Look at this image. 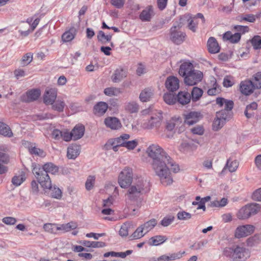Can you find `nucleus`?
<instances>
[{"mask_svg":"<svg viewBox=\"0 0 261 261\" xmlns=\"http://www.w3.org/2000/svg\"><path fill=\"white\" fill-rule=\"evenodd\" d=\"M177 217L179 220H187L191 218L192 215L185 211H181L177 213Z\"/></svg>","mask_w":261,"mask_h":261,"instance_id":"obj_52","label":"nucleus"},{"mask_svg":"<svg viewBox=\"0 0 261 261\" xmlns=\"http://www.w3.org/2000/svg\"><path fill=\"white\" fill-rule=\"evenodd\" d=\"M25 180V174L22 172L18 176H14L12 179V184L15 186H20Z\"/></svg>","mask_w":261,"mask_h":261,"instance_id":"obj_47","label":"nucleus"},{"mask_svg":"<svg viewBox=\"0 0 261 261\" xmlns=\"http://www.w3.org/2000/svg\"><path fill=\"white\" fill-rule=\"evenodd\" d=\"M166 240L167 238L165 236L161 235L156 236L150 239V241H151V242H150V245L157 246L164 243Z\"/></svg>","mask_w":261,"mask_h":261,"instance_id":"obj_43","label":"nucleus"},{"mask_svg":"<svg viewBox=\"0 0 261 261\" xmlns=\"http://www.w3.org/2000/svg\"><path fill=\"white\" fill-rule=\"evenodd\" d=\"M162 119L163 116L161 111H156L152 114L150 120L142 123V127L146 129L158 128L161 125Z\"/></svg>","mask_w":261,"mask_h":261,"instance_id":"obj_6","label":"nucleus"},{"mask_svg":"<svg viewBox=\"0 0 261 261\" xmlns=\"http://www.w3.org/2000/svg\"><path fill=\"white\" fill-rule=\"evenodd\" d=\"M238 166V162H237V161H231L230 159H228L223 170L220 173V174L221 175H224L227 169H228L230 172H234L237 170Z\"/></svg>","mask_w":261,"mask_h":261,"instance_id":"obj_29","label":"nucleus"},{"mask_svg":"<svg viewBox=\"0 0 261 261\" xmlns=\"http://www.w3.org/2000/svg\"><path fill=\"white\" fill-rule=\"evenodd\" d=\"M226 117L227 115L224 114V111L223 110L217 112L213 123V130L217 131L221 128L225 122Z\"/></svg>","mask_w":261,"mask_h":261,"instance_id":"obj_9","label":"nucleus"},{"mask_svg":"<svg viewBox=\"0 0 261 261\" xmlns=\"http://www.w3.org/2000/svg\"><path fill=\"white\" fill-rule=\"evenodd\" d=\"M95 178L93 176H89L85 183L86 189L87 190H90L93 187Z\"/></svg>","mask_w":261,"mask_h":261,"instance_id":"obj_58","label":"nucleus"},{"mask_svg":"<svg viewBox=\"0 0 261 261\" xmlns=\"http://www.w3.org/2000/svg\"><path fill=\"white\" fill-rule=\"evenodd\" d=\"M156 220L155 219H152L141 225V226L146 234L147 232L152 229L153 227L156 225Z\"/></svg>","mask_w":261,"mask_h":261,"instance_id":"obj_41","label":"nucleus"},{"mask_svg":"<svg viewBox=\"0 0 261 261\" xmlns=\"http://www.w3.org/2000/svg\"><path fill=\"white\" fill-rule=\"evenodd\" d=\"M104 122L106 126L111 129H118L122 126L120 120L116 117H107L105 119Z\"/></svg>","mask_w":261,"mask_h":261,"instance_id":"obj_12","label":"nucleus"},{"mask_svg":"<svg viewBox=\"0 0 261 261\" xmlns=\"http://www.w3.org/2000/svg\"><path fill=\"white\" fill-rule=\"evenodd\" d=\"M122 93L120 88L116 87H109L104 90V93L109 96H118Z\"/></svg>","mask_w":261,"mask_h":261,"instance_id":"obj_42","label":"nucleus"},{"mask_svg":"<svg viewBox=\"0 0 261 261\" xmlns=\"http://www.w3.org/2000/svg\"><path fill=\"white\" fill-rule=\"evenodd\" d=\"M202 76V72L195 70L185 77L184 82L187 85L193 86L200 82Z\"/></svg>","mask_w":261,"mask_h":261,"instance_id":"obj_8","label":"nucleus"},{"mask_svg":"<svg viewBox=\"0 0 261 261\" xmlns=\"http://www.w3.org/2000/svg\"><path fill=\"white\" fill-rule=\"evenodd\" d=\"M57 96V90L50 88L46 89L43 96V101L46 105H53Z\"/></svg>","mask_w":261,"mask_h":261,"instance_id":"obj_11","label":"nucleus"},{"mask_svg":"<svg viewBox=\"0 0 261 261\" xmlns=\"http://www.w3.org/2000/svg\"><path fill=\"white\" fill-rule=\"evenodd\" d=\"M127 76L126 70L122 68L116 69L111 76V79L114 83H119Z\"/></svg>","mask_w":261,"mask_h":261,"instance_id":"obj_16","label":"nucleus"},{"mask_svg":"<svg viewBox=\"0 0 261 261\" xmlns=\"http://www.w3.org/2000/svg\"><path fill=\"white\" fill-rule=\"evenodd\" d=\"M129 138V135L127 134H123L119 137L109 140L108 143L106 144V146H109L110 145H116L120 147H124L125 141L128 140Z\"/></svg>","mask_w":261,"mask_h":261,"instance_id":"obj_14","label":"nucleus"},{"mask_svg":"<svg viewBox=\"0 0 261 261\" xmlns=\"http://www.w3.org/2000/svg\"><path fill=\"white\" fill-rule=\"evenodd\" d=\"M234 83L235 81L232 76L227 75L223 79V85L225 87H230L234 84Z\"/></svg>","mask_w":261,"mask_h":261,"instance_id":"obj_50","label":"nucleus"},{"mask_svg":"<svg viewBox=\"0 0 261 261\" xmlns=\"http://www.w3.org/2000/svg\"><path fill=\"white\" fill-rule=\"evenodd\" d=\"M33 60V54L31 53L25 54L21 60V64L22 66H26L30 64Z\"/></svg>","mask_w":261,"mask_h":261,"instance_id":"obj_48","label":"nucleus"},{"mask_svg":"<svg viewBox=\"0 0 261 261\" xmlns=\"http://www.w3.org/2000/svg\"><path fill=\"white\" fill-rule=\"evenodd\" d=\"M191 132L193 134L202 135L204 133V128L202 125H197L191 129Z\"/></svg>","mask_w":261,"mask_h":261,"instance_id":"obj_60","label":"nucleus"},{"mask_svg":"<svg viewBox=\"0 0 261 261\" xmlns=\"http://www.w3.org/2000/svg\"><path fill=\"white\" fill-rule=\"evenodd\" d=\"M146 234L141 225L139 226L133 233L130 236L132 240H136L141 238Z\"/></svg>","mask_w":261,"mask_h":261,"instance_id":"obj_45","label":"nucleus"},{"mask_svg":"<svg viewBox=\"0 0 261 261\" xmlns=\"http://www.w3.org/2000/svg\"><path fill=\"white\" fill-rule=\"evenodd\" d=\"M251 198L254 200L261 201V188L255 190L252 194Z\"/></svg>","mask_w":261,"mask_h":261,"instance_id":"obj_64","label":"nucleus"},{"mask_svg":"<svg viewBox=\"0 0 261 261\" xmlns=\"http://www.w3.org/2000/svg\"><path fill=\"white\" fill-rule=\"evenodd\" d=\"M40 19L39 18H36L34 19V21L31 25V29H28L25 31L19 30V32L21 36L22 37L28 36L30 33L32 32L37 27L40 22Z\"/></svg>","mask_w":261,"mask_h":261,"instance_id":"obj_35","label":"nucleus"},{"mask_svg":"<svg viewBox=\"0 0 261 261\" xmlns=\"http://www.w3.org/2000/svg\"><path fill=\"white\" fill-rule=\"evenodd\" d=\"M261 236L258 234H256L247 239L246 241L247 245L249 247H253L259 244Z\"/></svg>","mask_w":261,"mask_h":261,"instance_id":"obj_40","label":"nucleus"},{"mask_svg":"<svg viewBox=\"0 0 261 261\" xmlns=\"http://www.w3.org/2000/svg\"><path fill=\"white\" fill-rule=\"evenodd\" d=\"M2 222L7 225H14L17 222V220L12 217H6L3 218Z\"/></svg>","mask_w":261,"mask_h":261,"instance_id":"obj_63","label":"nucleus"},{"mask_svg":"<svg viewBox=\"0 0 261 261\" xmlns=\"http://www.w3.org/2000/svg\"><path fill=\"white\" fill-rule=\"evenodd\" d=\"M244 256V249L243 247H237L233 251L232 258L234 261H243Z\"/></svg>","mask_w":261,"mask_h":261,"instance_id":"obj_33","label":"nucleus"},{"mask_svg":"<svg viewBox=\"0 0 261 261\" xmlns=\"http://www.w3.org/2000/svg\"><path fill=\"white\" fill-rule=\"evenodd\" d=\"M185 17L187 18V27L188 29L193 32H196L198 23L196 18L192 17Z\"/></svg>","mask_w":261,"mask_h":261,"instance_id":"obj_38","label":"nucleus"},{"mask_svg":"<svg viewBox=\"0 0 261 261\" xmlns=\"http://www.w3.org/2000/svg\"><path fill=\"white\" fill-rule=\"evenodd\" d=\"M29 151L32 154L37 155L40 156H44L45 153L42 149L36 147L31 146L29 148Z\"/></svg>","mask_w":261,"mask_h":261,"instance_id":"obj_53","label":"nucleus"},{"mask_svg":"<svg viewBox=\"0 0 261 261\" xmlns=\"http://www.w3.org/2000/svg\"><path fill=\"white\" fill-rule=\"evenodd\" d=\"M207 47L211 54H216L220 51V47L217 40L213 37H210L207 42Z\"/></svg>","mask_w":261,"mask_h":261,"instance_id":"obj_18","label":"nucleus"},{"mask_svg":"<svg viewBox=\"0 0 261 261\" xmlns=\"http://www.w3.org/2000/svg\"><path fill=\"white\" fill-rule=\"evenodd\" d=\"M150 191V183L142 177L134 178L129 186L126 196L131 200H136Z\"/></svg>","mask_w":261,"mask_h":261,"instance_id":"obj_3","label":"nucleus"},{"mask_svg":"<svg viewBox=\"0 0 261 261\" xmlns=\"http://www.w3.org/2000/svg\"><path fill=\"white\" fill-rule=\"evenodd\" d=\"M65 106V104L63 101L57 100L54 104H53L52 108L54 110L60 112L63 111Z\"/></svg>","mask_w":261,"mask_h":261,"instance_id":"obj_49","label":"nucleus"},{"mask_svg":"<svg viewBox=\"0 0 261 261\" xmlns=\"http://www.w3.org/2000/svg\"><path fill=\"white\" fill-rule=\"evenodd\" d=\"M76 29L74 27H71L68 31H66L62 36L63 42H69L73 40L76 34Z\"/></svg>","mask_w":261,"mask_h":261,"instance_id":"obj_30","label":"nucleus"},{"mask_svg":"<svg viewBox=\"0 0 261 261\" xmlns=\"http://www.w3.org/2000/svg\"><path fill=\"white\" fill-rule=\"evenodd\" d=\"M203 117L199 112L191 111L185 115V123L189 125H192L198 122Z\"/></svg>","mask_w":261,"mask_h":261,"instance_id":"obj_10","label":"nucleus"},{"mask_svg":"<svg viewBox=\"0 0 261 261\" xmlns=\"http://www.w3.org/2000/svg\"><path fill=\"white\" fill-rule=\"evenodd\" d=\"M133 170L128 167L125 168L122 170L118 176V182L122 188H128L133 181Z\"/></svg>","mask_w":261,"mask_h":261,"instance_id":"obj_5","label":"nucleus"},{"mask_svg":"<svg viewBox=\"0 0 261 261\" xmlns=\"http://www.w3.org/2000/svg\"><path fill=\"white\" fill-rule=\"evenodd\" d=\"M130 227L129 223H124L121 227L119 230V234L122 237H126L128 234V229Z\"/></svg>","mask_w":261,"mask_h":261,"instance_id":"obj_51","label":"nucleus"},{"mask_svg":"<svg viewBox=\"0 0 261 261\" xmlns=\"http://www.w3.org/2000/svg\"><path fill=\"white\" fill-rule=\"evenodd\" d=\"M191 99L195 102L198 100L203 94V90L197 87H194L191 92Z\"/></svg>","mask_w":261,"mask_h":261,"instance_id":"obj_39","label":"nucleus"},{"mask_svg":"<svg viewBox=\"0 0 261 261\" xmlns=\"http://www.w3.org/2000/svg\"><path fill=\"white\" fill-rule=\"evenodd\" d=\"M77 227V223L73 221H71L66 224H58V234L70 231L76 228Z\"/></svg>","mask_w":261,"mask_h":261,"instance_id":"obj_20","label":"nucleus"},{"mask_svg":"<svg viewBox=\"0 0 261 261\" xmlns=\"http://www.w3.org/2000/svg\"><path fill=\"white\" fill-rule=\"evenodd\" d=\"M185 251H179L176 253L169 254L168 255L169 261L179 259L182 257L185 254Z\"/></svg>","mask_w":261,"mask_h":261,"instance_id":"obj_54","label":"nucleus"},{"mask_svg":"<svg viewBox=\"0 0 261 261\" xmlns=\"http://www.w3.org/2000/svg\"><path fill=\"white\" fill-rule=\"evenodd\" d=\"M251 43L255 49L261 48V37L260 36H255L252 38Z\"/></svg>","mask_w":261,"mask_h":261,"instance_id":"obj_59","label":"nucleus"},{"mask_svg":"<svg viewBox=\"0 0 261 261\" xmlns=\"http://www.w3.org/2000/svg\"><path fill=\"white\" fill-rule=\"evenodd\" d=\"M108 109V105L105 102H99L94 107L95 114L101 115L103 114Z\"/></svg>","mask_w":261,"mask_h":261,"instance_id":"obj_34","label":"nucleus"},{"mask_svg":"<svg viewBox=\"0 0 261 261\" xmlns=\"http://www.w3.org/2000/svg\"><path fill=\"white\" fill-rule=\"evenodd\" d=\"M165 85L170 91H176L179 88V80L175 76L168 77L166 81Z\"/></svg>","mask_w":261,"mask_h":261,"instance_id":"obj_17","label":"nucleus"},{"mask_svg":"<svg viewBox=\"0 0 261 261\" xmlns=\"http://www.w3.org/2000/svg\"><path fill=\"white\" fill-rule=\"evenodd\" d=\"M153 95V90L150 88H145L140 93L139 98L142 102L149 101Z\"/></svg>","mask_w":261,"mask_h":261,"instance_id":"obj_32","label":"nucleus"},{"mask_svg":"<svg viewBox=\"0 0 261 261\" xmlns=\"http://www.w3.org/2000/svg\"><path fill=\"white\" fill-rule=\"evenodd\" d=\"M153 15L152 6H148L141 12L139 18L142 21H149Z\"/></svg>","mask_w":261,"mask_h":261,"instance_id":"obj_25","label":"nucleus"},{"mask_svg":"<svg viewBox=\"0 0 261 261\" xmlns=\"http://www.w3.org/2000/svg\"><path fill=\"white\" fill-rule=\"evenodd\" d=\"M257 104L255 102H253L250 105H247L246 107V117L247 118L251 117L252 114L248 113V111L250 110H255L257 109Z\"/></svg>","mask_w":261,"mask_h":261,"instance_id":"obj_57","label":"nucleus"},{"mask_svg":"<svg viewBox=\"0 0 261 261\" xmlns=\"http://www.w3.org/2000/svg\"><path fill=\"white\" fill-rule=\"evenodd\" d=\"M216 103L220 107H222L224 105V114H225V111H228L232 109L233 107V102L230 100L225 99L224 98L218 97L216 99Z\"/></svg>","mask_w":261,"mask_h":261,"instance_id":"obj_27","label":"nucleus"},{"mask_svg":"<svg viewBox=\"0 0 261 261\" xmlns=\"http://www.w3.org/2000/svg\"><path fill=\"white\" fill-rule=\"evenodd\" d=\"M163 98L166 103L173 105L177 101V95L175 96L172 93H167L164 95Z\"/></svg>","mask_w":261,"mask_h":261,"instance_id":"obj_46","label":"nucleus"},{"mask_svg":"<svg viewBox=\"0 0 261 261\" xmlns=\"http://www.w3.org/2000/svg\"><path fill=\"white\" fill-rule=\"evenodd\" d=\"M175 217L173 216H169L164 218L161 221V225L167 227L170 225L174 220Z\"/></svg>","mask_w":261,"mask_h":261,"instance_id":"obj_55","label":"nucleus"},{"mask_svg":"<svg viewBox=\"0 0 261 261\" xmlns=\"http://www.w3.org/2000/svg\"><path fill=\"white\" fill-rule=\"evenodd\" d=\"M198 143L197 141H194L193 140L187 139L183 140L180 145V150L182 151H188L189 150H194L197 147L195 143Z\"/></svg>","mask_w":261,"mask_h":261,"instance_id":"obj_21","label":"nucleus"},{"mask_svg":"<svg viewBox=\"0 0 261 261\" xmlns=\"http://www.w3.org/2000/svg\"><path fill=\"white\" fill-rule=\"evenodd\" d=\"M43 229L47 233L55 235L58 234V224L45 223L43 226Z\"/></svg>","mask_w":261,"mask_h":261,"instance_id":"obj_31","label":"nucleus"},{"mask_svg":"<svg viewBox=\"0 0 261 261\" xmlns=\"http://www.w3.org/2000/svg\"><path fill=\"white\" fill-rule=\"evenodd\" d=\"M112 35H106L102 31H99L97 34L98 40L102 43L105 44L110 42L112 39Z\"/></svg>","mask_w":261,"mask_h":261,"instance_id":"obj_44","label":"nucleus"},{"mask_svg":"<svg viewBox=\"0 0 261 261\" xmlns=\"http://www.w3.org/2000/svg\"><path fill=\"white\" fill-rule=\"evenodd\" d=\"M48 190H50L51 191V195L53 197L57 199H60L61 197L62 192L59 188L55 187L53 188L51 187V188Z\"/></svg>","mask_w":261,"mask_h":261,"instance_id":"obj_56","label":"nucleus"},{"mask_svg":"<svg viewBox=\"0 0 261 261\" xmlns=\"http://www.w3.org/2000/svg\"><path fill=\"white\" fill-rule=\"evenodd\" d=\"M261 88V72L257 73L252 81H246V96L252 93L254 89Z\"/></svg>","mask_w":261,"mask_h":261,"instance_id":"obj_7","label":"nucleus"},{"mask_svg":"<svg viewBox=\"0 0 261 261\" xmlns=\"http://www.w3.org/2000/svg\"><path fill=\"white\" fill-rule=\"evenodd\" d=\"M138 144V142L136 140H132V141H125V143L124 147H125L128 149L131 150L134 149Z\"/></svg>","mask_w":261,"mask_h":261,"instance_id":"obj_61","label":"nucleus"},{"mask_svg":"<svg viewBox=\"0 0 261 261\" xmlns=\"http://www.w3.org/2000/svg\"><path fill=\"white\" fill-rule=\"evenodd\" d=\"M146 153L152 159V169L161 184L165 186L171 185L173 181L171 171L177 173L180 170L178 165L157 144L149 146Z\"/></svg>","mask_w":261,"mask_h":261,"instance_id":"obj_1","label":"nucleus"},{"mask_svg":"<svg viewBox=\"0 0 261 261\" xmlns=\"http://www.w3.org/2000/svg\"><path fill=\"white\" fill-rule=\"evenodd\" d=\"M184 20V18H181L180 19V22L177 23L176 25H174L170 29V39L173 43L176 44H180L182 43L185 40L186 36L185 33L181 31H179V30L183 25L181 21Z\"/></svg>","mask_w":261,"mask_h":261,"instance_id":"obj_4","label":"nucleus"},{"mask_svg":"<svg viewBox=\"0 0 261 261\" xmlns=\"http://www.w3.org/2000/svg\"><path fill=\"white\" fill-rule=\"evenodd\" d=\"M32 172L38 182L43 189L51 188V182L48 173L55 174L58 172V167L52 163H47L42 167L40 165L33 164Z\"/></svg>","mask_w":261,"mask_h":261,"instance_id":"obj_2","label":"nucleus"},{"mask_svg":"<svg viewBox=\"0 0 261 261\" xmlns=\"http://www.w3.org/2000/svg\"><path fill=\"white\" fill-rule=\"evenodd\" d=\"M0 135L10 138L13 136V133L8 125L0 122Z\"/></svg>","mask_w":261,"mask_h":261,"instance_id":"obj_36","label":"nucleus"},{"mask_svg":"<svg viewBox=\"0 0 261 261\" xmlns=\"http://www.w3.org/2000/svg\"><path fill=\"white\" fill-rule=\"evenodd\" d=\"M245 236V225L237 227L235 232V236L237 238H243Z\"/></svg>","mask_w":261,"mask_h":261,"instance_id":"obj_62","label":"nucleus"},{"mask_svg":"<svg viewBox=\"0 0 261 261\" xmlns=\"http://www.w3.org/2000/svg\"><path fill=\"white\" fill-rule=\"evenodd\" d=\"M85 127L83 125H76L71 132L72 139L77 140L81 139L84 134Z\"/></svg>","mask_w":261,"mask_h":261,"instance_id":"obj_24","label":"nucleus"},{"mask_svg":"<svg viewBox=\"0 0 261 261\" xmlns=\"http://www.w3.org/2000/svg\"><path fill=\"white\" fill-rule=\"evenodd\" d=\"M81 147L76 144L70 145L67 149V156L69 159H75L80 154Z\"/></svg>","mask_w":261,"mask_h":261,"instance_id":"obj_22","label":"nucleus"},{"mask_svg":"<svg viewBox=\"0 0 261 261\" xmlns=\"http://www.w3.org/2000/svg\"><path fill=\"white\" fill-rule=\"evenodd\" d=\"M260 210V205L257 203H251L246 205V218H249L257 214Z\"/></svg>","mask_w":261,"mask_h":261,"instance_id":"obj_13","label":"nucleus"},{"mask_svg":"<svg viewBox=\"0 0 261 261\" xmlns=\"http://www.w3.org/2000/svg\"><path fill=\"white\" fill-rule=\"evenodd\" d=\"M124 109L130 113H134L138 112L139 106L135 101H130L125 103Z\"/></svg>","mask_w":261,"mask_h":261,"instance_id":"obj_37","label":"nucleus"},{"mask_svg":"<svg viewBox=\"0 0 261 261\" xmlns=\"http://www.w3.org/2000/svg\"><path fill=\"white\" fill-rule=\"evenodd\" d=\"M194 70H195L192 63L185 62L180 65L179 74L182 76L186 77L187 74H189Z\"/></svg>","mask_w":261,"mask_h":261,"instance_id":"obj_26","label":"nucleus"},{"mask_svg":"<svg viewBox=\"0 0 261 261\" xmlns=\"http://www.w3.org/2000/svg\"><path fill=\"white\" fill-rule=\"evenodd\" d=\"M191 100V95L187 91H180L177 95V101L182 105H185L189 103Z\"/></svg>","mask_w":261,"mask_h":261,"instance_id":"obj_23","label":"nucleus"},{"mask_svg":"<svg viewBox=\"0 0 261 261\" xmlns=\"http://www.w3.org/2000/svg\"><path fill=\"white\" fill-rule=\"evenodd\" d=\"M40 95L38 89H31L28 91L25 95L22 96V100L25 102H31L37 100Z\"/></svg>","mask_w":261,"mask_h":261,"instance_id":"obj_15","label":"nucleus"},{"mask_svg":"<svg viewBox=\"0 0 261 261\" xmlns=\"http://www.w3.org/2000/svg\"><path fill=\"white\" fill-rule=\"evenodd\" d=\"M182 123L181 119L179 117H173L168 121L166 128L168 130L172 131L175 127L179 126Z\"/></svg>","mask_w":261,"mask_h":261,"instance_id":"obj_28","label":"nucleus"},{"mask_svg":"<svg viewBox=\"0 0 261 261\" xmlns=\"http://www.w3.org/2000/svg\"><path fill=\"white\" fill-rule=\"evenodd\" d=\"M241 36L240 33L233 34L230 31H227L223 34V39L224 40L228 41L231 43H236L240 41Z\"/></svg>","mask_w":261,"mask_h":261,"instance_id":"obj_19","label":"nucleus"}]
</instances>
